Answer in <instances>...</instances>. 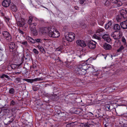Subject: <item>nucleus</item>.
<instances>
[{"instance_id": "64", "label": "nucleus", "mask_w": 127, "mask_h": 127, "mask_svg": "<svg viewBox=\"0 0 127 127\" xmlns=\"http://www.w3.org/2000/svg\"><path fill=\"white\" fill-rule=\"evenodd\" d=\"M113 66L112 65H111L110 66V68H111V67H112Z\"/></svg>"}, {"instance_id": "43", "label": "nucleus", "mask_w": 127, "mask_h": 127, "mask_svg": "<svg viewBox=\"0 0 127 127\" xmlns=\"http://www.w3.org/2000/svg\"><path fill=\"white\" fill-rule=\"evenodd\" d=\"M32 89L34 91H36L37 90L38 88L35 86H33Z\"/></svg>"}, {"instance_id": "25", "label": "nucleus", "mask_w": 127, "mask_h": 127, "mask_svg": "<svg viewBox=\"0 0 127 127\" xmlns=\"http://www.w3.org/2000/svg\"><path fill=\"white\" fill-rule=\"evenodd\" d=\"M65 63L66 64V66L68 68H71L73 67L72 65V63L70 62H65Z\"/></svg>"}, {"instance_id": "55", "label": "nucleus", "mask_w": 127, "mask_h": 127, "mask_svg": "<svg viewBox=\"0 0 127 127\" xmlns=\"http://www.w3.org/2000/svg\"><path fill=\"white\" fill-rule=\"evenodd\" d=\"M40 1H39L38 0V1H36V2L38 4H40Z\"/></svg>"}, {"instance_id": "35", "label": "nucleus", "mask_w": 127, "mask_h": 127, "mask_svg": "<svg viewBox=\"0 0 127 127\" xmlns=\"http://www.w3.org/2000/svg\"><path fill=\"white\" fill-rule=\"evenodd\" d=\"M16 104V103L15 101L13 100H12L10 103V106H14Z\"/></svg>"}, {"instance_id": "13", "label": "nucleus", "mask_w": 127, "mask_h": 127, "mask_svg": "<svg viewBox=\"0 0 127 127\" xmlns=\"http://www.w3.org/2000/svg\"><path fill=\"white\" fill-rule=\"evenodd\" d=\"M10 3V0H4L2 2V4L3 7H7L9 6Z\"/></svg>"}, {"instance_id": "58", "label": "nucleus", "mask_w": 127, "mask_h": 127, "mask_svg": "<svg viewBox=\"0 0 127 127\" xmlns=\"http://www.w3.org/2000/svg\"><path fill=\"white\" fill-rule=\"evenodd\" d=\"M96 127H101V126L100 125H96Z\"/></svg>"}, {"instance_id": "15", "label": "nucleus", "mask_w": 127, "mask_h": 127, "mask_svg": "<svg viewBox=\"0 0 127 127\" xmlns=\"http://www.w3.org/2000/svg\"><path fill=\"white\" fill-rule=\"evenodd\" d=\"M105 31L102 28H99L96 30V32L97 33L98 35L101 36L103 35L105 33Z\"/></svg>"}, {"instance_id": "18", "label": "nucleus", "mask_w": 127, "mask_h": 127, "mask_svg": "<svg viewBox=\"0 0 127 127\" xmlns=\"http://www.w3.org/2000/svg\"><path fill=\"white\" fill-rule=\"evenodd\" d=\"M120 25L123 29H127V20L121 23Z\"/></svg>"}, {"instance_id": "8", "label": "nucleus", "mask_w": 127, "mask_h": 127, "mask_svg": "<svg viewBox=\"0 0 127 127\" xmlns=\"http://www.w3.org/2000/svg\"><path fill=\"white\" fill-rule=\"evenodd\" d=\"M52 29L50 28H44L41 29L40 30V31L42 34L45 33H48V35H49V34L50 32H51L50 31H51Z\"/></svg>"}, {"instance_id": "44", "label": "nucleus", "mask_w": 127, "mask_h": 127, "mask_svg": "<svg viewBox=\"0 0 127 127\" xmlns=\"http://www.w3.org/2000/svg\"><path fill=\"white\" fill-rule=\"evenodd\" d=\"M94 119H92V120H90V121H89V122H91L92 123V124H93V125H94V123H94V124H95V125L96 124V123H95L94 122Z\"/></svg>"}, {"instance_id": "5", "label": "nucleus", "mask_w": 127, "mask_h": 127, "mask_svg": "<svg viewBox=\"0 0 127 127\" xmlns=\"http://www.w3.org/2000/svg\"><path fill=\"white\" fill-rule=\"evenodd\" d=\"M75 37V34L72 32L69 33L65 35V38L69 42H72L74 39Z\"/></svg>"}, {"instance_id": "53", "label": "nucleus", "mask_w": 127, "mask_h": 127, "mask_svg": "<svg viewBox=\"0 0 127 127\" xmlns=\"http://www.w3.org/2000/svg\"><path fill=\"white\" fill-rule=\"evenodd\" d=\"M98 117H99L101 118L103 117V115L102 114L101 115H100L99 114H98Z\"/></svg>"}, {"instance_id": "31", "label": "nucleus", "mask_w": 127, "mask_h": 127, "mask_svg": "<svg viewBox=\"0 0 127 127\" xmlns=\"http://www.w3.org/2000/svg\"><path fill=\"white\" fill-rule=\"evenodd\" d=\"M33 20V18L32 17H29V20L28 22V24L30 25L32 24V21Z\"/></svg>"}, {"instance_id": "20", "label": "nucleus", "mask_w": 127, "mask_h": 127, "mask_svg": "<svg viewBox=\"0 0 127 127\" xmlns=\"http://www.w3.org/2000/svg\"><path fill=\"white\" fill-rule=\"evenodd\" d=\"M37 47L38 49L42 53H45V51L44 48L42 46L39 45H37Z\"/></svg>"}, {"instance_id": "11", "label": "nucleus", "mask_w": 127, "mask_h": 127, "mask_svg": "<svg viewBox=\"0 0 127 127\" xmlns=\"http://www.w3.org/2000/svg\"><path fill=\"white\" fill-rule=\"evenodd\" d=\"M25 20L23 19H20L17 22V25L19 27H23L25 24Z\"/></svg>"}, {"instance_id": "37", "label": "nucleus", "mask_w": 127, "mask_h": 127, "mask_svg": "<svg viewBox=\"0 0 127 127\" xmlns=\"http://www.w3.org/2000/svg\"><path fill=\"white\" fill-rule=\"evenodd\" d=\"M63 48V46L60 47L57 49L56 50L58 51H61V52Z\"/></svg>"}, {"instance_id": "47", "label": "nucleus", "mask_w": 127, "mask_h": 127, "mask_svg": "<svg viewBox=\"0 0 127 127\" xmlns=\"http://www.w3.org/2000/svg\"><path fill=\"white\" fill-rule=\"evenodd\" d=\"M85 1V0H80V3L81 4H83L84 3Z\"/></svg>"}, {"instance_id": "2", "label": "nucleus", "mask_w": 127, "mask_h": 127, "mask_svg": "<svg viewBox=\"0 0 127 127\" xmlns=\"http://www.w3.org/2000/svg\"><path fill=\"white\" fill-rule=\"evenodd\" d=\"M120 14L118 15L116 19L117 21H121L122 19L127 18V11L125 9H122L120 11Z\"/></svg>"}, {"instance_id": "17", "label": "nucleus", "mask_w": 127, "mask_h": 127, "mask_svg": "<svg viewBox=\"0 0 127 127\" xmlns=\"http://www.w3.org/2000/svg\"><path fill=\"white\" fill-rule=\"evenodd\" d=\"M102 38L105 40L108 43L110 42L111 40V39L109 36L107 34H103Z\"/></svg>"}, {"instance_id": "42", "label": "nucleus", "mask_w": 127, "mask_h": 127, "mask_svg": "<svg viewBox=\"0 0 127 127\" xmlns=\"http://www.w3.org/2000/svg\"><path fill=\"white\" fill-rule=\"evenodd\" d=\"M111 2L114 3H117L118 2V0H112Z\"/></svg>"}, {"instance_id": "38", "label": "nucleus", "mask_w": 127, "mask_h": 127, "mask_svg": "<svg viewBox=\"0 0 127 127\" xmlns=\"http://www.w3.org/2000/svg\"><path fill=\"white\" fill-rule=\"evenodd\" d=\"M33 52L36 55H38L39 53L38 51L35 48H34L33 50Z\"/></svg>"}, {"instance_id": "60", "label": "nucleus", "mask_w": 127, "mask_h": 127, "mask_svg": "<svg viewBox=\"0 0 127 127\" xmlns=\"http://www.w3.org/2000/svg\"><path fill=\"white\" fill-rule=\"evenodd\" d=\"M122 5V4L121 3V4H119V5H118V6H121Z\"/></svg>"}, {"instance_id": "26", "label": "nucleus", "mask_w": 127, "mask_h": 127, "mask_svg": "<svg viewBox=\"0 0 127 127\" xmlns=\"http://www.w3.org/2000/svg\"><path fill=\"white\" fill-rule=\"evenodd\" d=\"M114 29L115 30L118 31L120 30V26L118 24H115L114 26Z\"/></svg>"}, {"instance_id": "10", "label": "nucleus", "mask_w": 127, "mask_h": 127, "mask_svg": "<svg viewBox=\"0 0 127 127\" xmlns=\"http://www.w3.org/2000/svg\"><path fill=\"white\" fill-rule=\"evenodd\" d=\"M96 43L95 41H90L88 43V46L91 49H94L96 47Z\"/></svg>"}, {"instance_id": "30", "label": "nucleus", "mask_w": 127, "mask_h": 127, "mask_svg": "<svg viewBox=\"0 0 127 127\" xmlns=\"http://www.w3.org/2000/svg\"><path fill=\"white\" fill-rule=\"evenodd\" d=\"M105 108L107 111H111L110 104H108L106 105L105 106Z\"/></svg>"}, {"instance_id": "21", "label": "nucleus", "mask_w": 127, "mask_h": 127, "mask_svg": "<svg viewBox=\"0 0 127 127\" xmlns=\"http://www.w3.org/2000/svg\"><path fill=\"white\" fill-rule=\"evenodd\" d=\"M104 48L106 50H109L111 48V46L107 43H105L103 45Z\"/></svg>"}, {"instance_id": "3", "label": "nucleus", "mask_w": 127, "mask_h": 127, "mask_svg": "<svg viewBox=\"0 0 127 127\" xmlns=\"http://www.w3.org/2000/svg\"><path fill=\"white\" fill-rule=\"evenodd\" d=\"M37 24L36 23H32L29 25L30 30L31 32L34 36H36L37 34V32L36 30L35 26Z\"/></svg>"}, {"instance_id": "7", "label": "nucleus", "mask_w": 127, "mask_h": 127, "mask_svg": "<svg viewBox=\"0 0 127 127\" xmlns=\"http://www.w3.org/2000/svg\"><path fill=\"white\" fill-rule=\"evenodd\" d=\"M111 35L114 39L116 40H118L121 37L120 33L116 31L111 33Z\"/></svg>"}, {"instance_id": "23", "label": "nucleus", "mask_w": 127, "mask_h": 127, "mask_svg": "<svg viewBox=\"0 0 127 127\" xmlns=\"http://www.w3.org/2000/svg\"><path fill=\"white\" fill-rule=\"evenodd\" d=\"M11 9L14 12H16L17 10V8L16 5L13 4H11Z\"/></svg>"}, {"instance_id": "29", "label": "nucleus", "mask_w": 127, "mask_h": 127, "mask_svg": "<svg viewBox=\"0 0 127 127\" xmlns=\"http://www.w3.org/2000/svg\"><path fill=\"white\" fill-rule=\"evenodd\" d=\"M9 47L10 49H13L15 47V44L14 43L12 42L10 44Z\"/></svg>"}, {"instance_id": "61", "label": "nucleus", "mask_w": 127, "mask_h": 127, "mask_svg": "<svg viewBox=\"0 0 127 127\" xmlns=\"http://www.w3.org/2000/svg\"><path fill=\"white\" fill-rule=\"evenodd\" d=\"M107 125H106V124H105L104 125V127H107Z\"/></svg>"}, {"instance_id": "51", "label": "nucleus", "mask_w": 127, "mask_h": 127, "mask_svg": "<svg viewBox=\"0 0 127 127\" xmlns=\"http://www.w3.org/2000/svg\"><path fill=\"white\" fill-rule=\"evenodd\" d=\"M56 62H58L60 61L59 59V57H58V58L55 59Z\"/></svg>"}, {"instance_id": "19", "label": "nucleus", "mask_w": 127, "mask_h": 127, "mask_svg": "<svg viewBox=\"0 0 127 127\" xmlns=\"http://www.w3.org/2000/svg\"><path fill=\"white\" fill-rule=\"evenodd\" d=\"M9 118L10 119V120H9L8 122L6 124H5V123H4L5 125H7L11 124L12 123V122L15 119L14 117L13 116L9 117Z\"/></svg>"}, {"instance_id": "63", "label": "nucleus", "mask_w": 127, "mask_h": 127, "mask_svg": "<svg viewBox=\"0 0 127 127\" xmlns=\"http://www.w3.org/2000/svg\"><path fill=\"white\" fill-rule=\"evenodd\" d=\"M95 75L96 76H98V74H95Z\"/></svg>"}, {"instance_id": "12", "label": "nucleus", "mask_w": 127, "mask_h": 127, "mask_svg": "<svg viewBox=\"0 0 127 127\" xmlns=\"http://www.w3.org/2000/svg\"><path fill=\"white\" fill-rule=\"evenodd\" d=\"M43 79L40 78H36L33 79H25L24 80L28 82L32 83L34 81H39L43 80Z\"/></svg>"}, {"instance_id": "39", "label": "nucleus", "mask_w": 127, "mask_h": 127, "mask_svg": "<svg viewBox=\"0 0 127 127\" xmlns=\"http://www.w3.org/2000/svg\"><path fill=\"white\" fill-rule=\"evenodd\" d=\"M93 37L97 39L98 40H100V37L99 36L96 35V34L94 35L93 36Z\"/></svg>"}, {"instance_id": "14", "label": "nucleus", "mask_w": 127, "mask_h": 127, "mask_svg": "<svg viewBox=\"0 0 127 127\" xmlns=\"http://www.w3.org/2000/svg\"><path fill=\"white\" fill-rule=\"evenodd\" d=\"M76 43L77 45L81 47H84L86 45L85 42L82 40H78L76 41Z\"/></svg>"}, {"instance_id": "49", "label": "nucleus", "mask_w": 127, "mask_h": 127, "mask_svg": "<svg viewBox=\"0 0 127 127\" xmlns=\"http://www.w3.org/2000/svg\"><path fill=\"white\" fill-rule=\"evenodd\" d=\"M115 43H117L118 44L120 45V41L119 40H117L115 41Z\"/></svg>"}, {"instance_id": "4", "label": "nucleus", "mask_w": 127, "mask_h": 127, "mask_svg": "<svg viewBox=\"0 0 127 127\" xmlns=\"http://www.w3.org/2000/svg\"><path fill=\"white\" fill-rule=\"evenodd\" d=\"M54 30L53 29H52L51 32H50L49 34V36L51 37L57 38L59 37L60 35V34L58 31L55 30L54 31Z\"/></svg>"}, {"instance_id": "22", "label": "nucleus", "mask_w": 127, "mask_h": 127, "mask_svg": "<svg viewBox=\"0 0 127 127\" xmlns=\"http://www.w3.org/2000/svg\"><path fill=\"white\" fill-rule=\"evenodd\" d=\"M8 92L10 95L13 96L14 95L15 93V89L13 88L9 89Z\"/></svg>"}, {"instance_id": "45", "label": "nucleus", "mask_w": 127, "mask_h": 127, "mask_svg": "<svg viewBox=\"0 0 127 127\" xmlns=\"http://www.w3.org/2000/svg\"><path fill=\"white\" fill-rule=\"evenodd\" d=\"M80 127H85L84 124V123H81L79 126Z\"/></svg>"}, {"instance_id": "56", "label": "nucleus", "mask_w": 127, "mask_h": 127, "mask_svg": "<svg viewBox=\"0 0 127 127\" xmlns=\"http://www.w3.org/2000/svg\"><path fill=\"white\" fill-rule=\"evenodd\" d=\"M103 55L104 56V58L105 59H106V57H107V56H106V55Z\"/></svg>"}, {"instance_id": "28", "label": "nucleus", "mask_w": 127, "mask_h": 127, "mask_svg": "<svg viewBox=\"0 0 127 127\" xmlns=\"http://www.w3.org/2000/svg\"><path fill=\"white\" fill-rule=\"evenodd\" d=\"M1 78H6V79H5L6 80H8L10 79V78L9 76H8L7 75H6L4 74H3L1 76Z\"/></svg>"}, {"instance_id": "16", "label": "nucleus", "mask_w": 127, "mask_h": 127, "mask_svg": "<svg viewBox=\"0 0 127 127\" xmlns=\"http://www.w3.org/2000/svg\"><path fill=\"white\" fill-rule=\"evenodd\" d=\"M72 110L74 113L78 114L81 113L83 111L82 109L79 108H73Z\"/></svg>"}, {"instance_id": "33", "label": "nucleus", "mask_w": 127, "mask_h": 127, "mask_svg": "<svg viewBox=\"0 0 127 127\" xmlns=\"http://www.w3.org/2000/svg\"><path fill=\"white\" fill-rule=\"evenodd\" d=\"M124 48L123 46L121 45L120 48L117 50V51L118 52H121Z\"/></svg>"}, {"instance_id": "36", "label": "nucleus", "mask_w": 127, "mask_h": 127, "mask_svg": "<svg viewBox=\"0 0 127 127\" xmlns=\"http://www.w3.org/2000/svg\"><path fill=\"white\" fill-rule=\"evenodd\" d=\"M122 41L124 43V45H126V40L124 37H123L122 38Z\"/></svg>"}, {"instance_id": "54", "label": "nucleus", "mask_w": 127, "mask_h": 127, "mask_svg": "<svg viewBox=\"0 0 127 127\" xmlns=\"http://www.w3.org/2000/svg\"><path fill=\"white\" fill-rule=\"evenodd\" d=\"M75 8L76 10H78V7L77 6H76L75 7Z\"/></svg>"}, {"instance_id": "62", "label": "nucleus", "mask_w": 127, "mask_h": 127, "mask_svg": "<svg viewBox=\"0 0 127 127\" xmlns=\"http://www.w3.org/2000/svg\"><path fill=\"white\" fill-rule=\"evenodd\" d=\"M20 73L19 72H16V73L15 74H19V73Z\"/></svg>"}, {"instance_id": "34", "label": "nucleus", "mask_w": 127, "mask_h": 127, "mask_svg": "<svg viewBox=\"0 0 127 127\" xmlns=\"http://www.w3.org/2000/svg\"><path fill=\"white\" fill-rule=\"evenodd\" d=\"M20 43L21 44L23 45L26 47H28V45L27 44V42L26 41H25L24 42H20Z\"/></svg>"}, {"instance_id": "6", "label": "nucleus", "mask_w": 127, "mask_h": 127, "mask_svg": "<svg viewBox=\"0 0 127 127\" xmlns=\"http://www.w3.org/2000/svg\"><path fill=\"white\" fill-rule=\"evenodd\" d=\"M3 37L7 41L9 42L11 40V36L10 34L8 32L4 31L2 32Z\"/></svg>"}, {"instance_id": "48", "label": "nucleus", "mask_w": 127, "mask_h": 127, "mask_svg": "<svg viewBox=\"0 0 127 127\" xmlns=\"http://www.w3.org/2000/svg\"><path fill=\"white\" fill-rule=\"evenodd\" d=\"M72 124L71 123H70L67 124L66 126V127H70L71 126V124Z\"/></svg>"}, {"instance_id": "1", "label": "nucleus", "mask_w": 127, "mask_h": 127, "mask_svg": "<svg viewBox=\"0 0 127 127\" xmlns=\"http://www.w3.org/2000/svg\"><path fill=\"white\" fill-rule=\"evenodd\" d=\"M88 65L85 62H82L79 64L77 68L75 69V72L79 75H85L86 73V70L89 68Z\"/></svg>"}, {"instance_id": "59", "label": "nucleus", "mask_w": 127, "mask_h": 127, "mask_svg": "<svg viewBox=\"0 0 127 127\" xmlns=\"http://www.w3.org/2000/svg\"><path fill=\"white\" fill-rule=\"evenodd\" d=\"M1 114H0V122L1 120Z\"/></svg>"}, {"instance_id": "57", "label": "nucleus", "mask_w": 127, "mask_h": 127, "mask_svg": "<svg viewBox=\"0 0 127 127\" xmlns=\"http://www.w3.org/2000/svg\"><path fill=\"white\" fill-rule=\"evenodd\" d=\"M0 127H3L2 124L0 123Z\"/></svg>"}, {"instance_id": "52", "label": "nucleus", "mask_w": 127, "mask_h": 127, "mask_svg": "<svg viewBox=\"0 0 127 127\" xmlns=\"http://www.w3.org/2000/svg\"><path fill=\"white\" fill-rule=\"evenodd\" d=\"M14 65H12L11 66V67L12 69H14L15 68V67L14 66Z\"/></svg>"}, {"instance_id": "24", "label": "nucleus", "mask_w": 127, "mask_h": 127, "mask_svg": "<svg viewBox=\"0 0 127 127\" xmlns=\"http://www.w3.org/2000/svg\"><path fill=\"white\" fill-rule=\"evenodd\" d=\"M111 2V0H103V3L106 5H109Z\"/></svg>"}, {"instance_id": "46", "label": "nucleus", "mask_w": 127, "mask_h": 127, "mask_svg": "<svg viewBox=\"0 0 127 127\" xmlns=\"http://www.w3.org/2000/svg\"><path fill=\"white\" fill-rule=\"evenodd\" d=\"M19 30V33H20L22 34H23L24 33V32H23V31H22L21 30L19 29L18 30Z\"/></svg>"}, {"instance_id": "41", "label": "nucleus", "mask_w": 127, "mask_h": 127, "mask_svg": "<svg viewBox=\"0 0 127 127\" xmlns=\"http://www.w3.org/2000/svg\"><path fill=\"white\" fill-rule=\"evenodd\" d=\"M36 42L38 43H41L42 42V40L40 39H35Z\"/></svg>"}, {"instance_id": "50", "label": "nucleus", "mask_w": 127, "mask_h": 127, "mask_svg": "<svg viewBox=\"0 0 127 127\" xmlns=\"http://www.w3.org/2000/svg\"><path fill=\"white\" fill-rule=\"evenodd\" d=\"M16 80L18 82H19L21 81V79L19 78H16Z\"/></svg>"}, {"instance_id": "27", "label": "nucleus", "mask_w": 127, "mask_h": 127, "mask_svg": "<svg viewBox=\"0 0 127 127\" xmlns=\"http://www.w3.org/2000/svg\"><path fill=\"white\" fill-rule=\"evenodd\" d=\"M112 23L111 21H109L105 25V28L106 29H108L109 28H110L112 25Z\"/></svg>"}, {"instance_id": "40", "label": "nucleus", "mask_w": 127, "mask_h": 127, "mask_svg": "<svg viewBox=\"0 0 127 127\" xmlns=\"http://www.w3.org/2000/svg\"><path fill=\"white\" fill-rule=\"evenodd\" d=\"M85 127H89V125H93V124L89 123L88 122L87 123L84 124Z\"/></svg>"}, {"instance_id": "32", "label": "nucleus", "mask_w": 127, "mask_h": 127, "mask_svg": "<svg viewBox=\"0 0 127 127\" xmlns=\"http://www.w3.org/2000/svg\"><path fill=\"white\" fill-rule=\"evenodd\" d=\"M29 41L32 43H35V39H34L31 37H29Z\"/></svg>"}, {"instance_id": "9", "label": "nucleus", "mask_w": 127, "mask_h": 127, "mask_svg": "<svg viewBox=\"0 0 127 127\" xmlns=\"http://www.w3.org/2000/svg\"><path fill=\"white\" fill-rule=\"evenodd\" d=\"M9 110L8 109L6 108H3L0 111V114L2 115H8L9 114Z\"/></svg>"}]
</instances>
